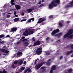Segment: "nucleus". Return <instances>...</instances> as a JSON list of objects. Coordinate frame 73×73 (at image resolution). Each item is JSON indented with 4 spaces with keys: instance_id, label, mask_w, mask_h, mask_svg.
Returning a JSON list of instances; mask_svg holds the SVG:
<instances>
[{
    "instance_id": "nucleus-1",
    "label": "nucleus",
    "mask_w": 73,
    "mask_h": 73,
    "mask_svg": "<svg viewBox=\"0 0 73 73\" xmlns=\"http://www.w3.org/2000/svg\"><path fill=\"white\" fill-rule=\"evenodd\" d=\"M73 29H70L66 33L65 35L64 36V38H70V40H72L73 39ZM72 34V35H71Z\"/></svg>"
},
{
    "instance_id": "nucleus-2",
    "label": "nucleus",
    "mask_w": 73,
    "mask_h": 73,
    "mask_svg": "<svg viewBox=\"0 0 73 73\" xmlns=\"http://www.w3.org/2000/svg\"><path fill=\"white\" fill-rule=\"evenodd\" d=\"M45 62H40L38 65H36L35 66V68L36 69H38L40 68L42 66V65L45 64Z\"/></svg>"
},
{
    "instance_id": "nucleus-3",
    "label": "nucleus",
    "mask_w": 73,
    "mask_h": 73,
    "mask_svg": "<svg viewBox=\"0 0 73 73\" xmlns=\"http://www.w3.org/2000/svg\"><path fill=\"white\" fill-rule=\"evenodd\" d=\"M28 41V39H25L22 40V42L23 43V45L25 46H27L29 45V42Z\"/></svg>"
},
{
    "instance_id": "nucleus-4",
    "label": "nucleus",
    "mask_w": 73,
    "mask_h": 73,
    "mask_svg": "<svg viewBox=\"0 0 73 73\" xmlns=\"http://www.w3.org/2000/svg\"><path fill=\"white\" fill-rule=\"evenodd\" d=\"M42 48L40 47L38 48L36 51V53L38 55H40L42 52Z\"/></svg>"
},
{
    "instance_id": "nucleus-5",
    "label": "nucleus",
    "mask_w": 73,
    "mask_h": 73,
    "mask_svg": "<svg viewBox=\"0 0 73 73\" xmlns=\"http://www.w3.org/2000/svg\"><path fill=\"white\" fill-rule=\"evenodd\" d=\"M57 4H54V3L52 1L51 4H50L49 6V9H52L53 8V7H57Z\"/></svg>"
},
{
    "instance_id": "nucleus-6",
    "label": "nucleus",
    "mask_w": 73,
    "mask_h": 73,
    "mask_svg": "<svg viewBox=\"0 0 73 73\" xmlns=\"http://www.w3.org/2000/svg\"><path fill=\"white\" fill-rule=\"evenodd\" d=\"M69 4L70 5H68L65 6V8H68L69 7H73V0H72L71 2L69 3Z\"/></svg>"
},
{
    "instance_id": "nucleus-7",
    "label": "nucleus",
    "mask_w": 73,
    "mask_h": 73,
    "mask_svg": "<svg viewBox=\"0 0 73 73\" xmlns=\"http://www.w3.org/2000/svg\"><path fill=\"white\" fill-rule=\"evenodd\" d=\"M58 32H60V30L58 29H57L52 31V32L51 33V35L52 36L55 35L57 33H58Z\"/></svg>"
},
{
    "instance_id": "nucleus-8",
    "label": "nucleus",
    "mask_w": 73,
    "mask_h": 73,
    "mask_svg": "<svg viewBox=\"0 0 73 73\" xmlns=\"http://www.w3.org/2000/svg\"><path fill=\"white\" fill-rule=\"evenodd\" d=\"M41 44L40 41L38 40L33 43V46H36V45H40Z\"/></svg>"
},
{
    "instance_id": "nucleus-9",
    "label": "nucleus",
    "mask_w": 73,
    "mask_h": 73,
    "mask_svg": "<svg viewBox=\"0 0 73 73\" xmlns=\"http://www.w3.org/2000/svg\"><path fill=\"white\" fill-rule=\"evenodd\" d=\"M23 34L24 36H27L29 35V32L28 30H26L25 32H24Z\"/></svg>"
},
{
    "instance_id": "nucleus-10",
    "label": "nucleus",
    "mask_w": 73,
    "mask_h": 73,
    "mask_svg": "<svg viewBox=\"0 0 73 73\" xmlns=\"http://www.w3.org/2000/svg\"><path fill=\"white\" fill-rule=\"evenodd\" d=\"M52 2L54 4H60V0H54L52 1Z\"/></svg>"
},
{
    "instance_id": "nucleus-11",
    "label": "nucleus",
    "mask_w": 73,
    "mask_h": 73,
    "mask_svg": "<svg viewBox=\"0 0 73 73\" xmlns=\"http://www.w3.org/2000/svg\"><path fill=\"white\" fill-rule=\"evenodd\" d=\"M45 69V68L44 67V66L40 68V70L43 69L41 71L42 73H45V72L46 71V69Z\"/></svg>"
},
{
    "instance_id": "nucleus-12",
    "label": "nucleus",
    "mask_w": 73,
    "mask_h": 73,
    "mask_svg": "<svg viewBox=\"0 0 73 73\" xmlns=\"http://www.w3.org/2000/svg\"><path fill=\"white\" fill-rule=\"evenodd\" d=\"M17 28L15 27L12 28L11 29L10 31L11 32H16L17 30Z\"/></svg>"
},
{
    "instance_id": "nucleus-13",
    "label": "nucleus",
    "mask_w": 73,
    "mask_h": 73,
    "mask_svg": "<svg viewBox=\"0 0 73 73\" xmlns=\"http://www.w3.org/2000/svg\"><path fill=\"white\" fill-rule=\"evenodd\" d=\"M56 68L57 67L56 66V65H53L52 66L51 69L53 70H55L56 69Z\"/></svg>"
},
{
    "instance_id": "nucleus-14",
    "label": "nucleus",
    "mask_w": 73,
    "mask_h": 73,
    "mask_svg": "<svg viewBox=\"0 0 73 73\" xmlns=\"http://www.w3.org/2000/svg\"><path fill=\"white\" fill-rule=\"evenodd\" d=\"M15 7L16 8V9H17V10H18V9H20V8H21V7H20V5H15Z\"/></svg>"
},
{
    "instance_id": "nucleus-15",
    "label": "nucleus",
    "mask_w": 73,
    "mask_h": 73,
    "mask_svg": "<svg viewBox=\"0 0 73 73\" xmlns=\"http://www.w3.org/2000/svg\"><path fill=\"white\" fill-rule=\"evenodd\" d=\"M1 39L0 38V44H5V42H6L3 41H1Z\"/></svg>"
},
{
    "instance_id": "nucleus-16",
    "label": "nucleus",
    "mask_w": 73,
    "mask_h": 73,
    "mask_svg": "<svg viewBox=\"0 0 73 73\" xmlns=\"http://www.w3.org/2000/svg\"><path fill=\"white\" fill-rule=\"evenodd\" d=\"M23 63V61L22 60H21L18 62V64L19 65H22Z\"/></svg>"
},
{
    "instance_id": "nucleus-17",
    "label": "nucleus",
    "mask_w": 73,
    "mask_h": 73,
    "mask_svg": "<svg viewBox=\"0 0 73 73\" xmlns=\"http://www.w3.org/2000/svg\"><path fill=\"white\" fill-rule=\"evenodd\" d=\"M27 11H28V13H29V12H32V9H27Z\"/></svg>"
},
{
    "instance_id": "nucleus-18",
    "label": "nucleus",
    "mask_w": 73,
    "mask_h": 73,
    "mask_svg": "<svg viewBox=\"0 0 73 73\" xmlns=\"http://www.w3.org/2000/svg\"><path fill=\"white\" fill-rule=\"evenodd\" d=\"M44 19H43L41 21H39L37 22V23L38 24L39 23H42V21H44Z\"/></svg>"
},
{
    "instance_id": "nucleus-19",
    "label": "nucleus",
    "mask_w": 73,
    "mask_h": 73,
    "mask_svg": "<svg viewBox=\"0 0 73 73\" xmlns=\"http://www.w3.org/2000/svg\"><path fill=\"white\" fill-rule=\"evenodd\" d=\"M19 19H19V18H16L14 19V21H16V22L18 21L19 20Z\"/></svg>"
},
{
    "instance_id": "nucleus-20",
    "label": "nucleus",
    "mask_w": 73,
    "mask_h": 73,
    "mask_svg": "<svg viewBox=\"0 0 73 73\" xmlns=\"http://www.w3.org/2000/svg\"><path fill=\"white\" fill-rule=\"evenodd\" d=\"M25 67H22L20 68L21 71H23V70H24L25 69Z\"/></svg>"
},
{
    "instance_id": "nucleus-21",
    "label": "nucleus",
    "mask_w": 73,
    "mask_h": 73,
    "mask_svg": "<svg viewBox=\"0 0 73 73\" xmlns=\"http://www.w3.org/2000/svg\"><path fill=\"white\" fill-rule=\"evenodd\" d=\"M59 25L60 27H62L63 26V25L62 23L60 22L59 23Z\"/></svg>"
},
{
    "instance_id": "nucleus-22",
    "label": "nucleus",
    "mask_w": 73,
    "mask_h": 73,
    "mask_svg": "<svg viewBox=\"0 0 73 73\" xmlns=\"http://www.w3.org/2000/svg\"><path fill=\"white\" fill-rule=\"evenodd\" d=\"M27 72L28 71V72H29V73H30V72H31V70L29 68H27Z\"/></svg>"
},
{
    "instance_id": "nucleus-23",
    "label": "nucleus",
    "mask_w": 73,
    "mask_h": 73,
    "mask_svg": "<svg viewBox=\"0 0 73 73\" xmlns=\"http://www.w3.org/2000/svg\"><path fill=\"white\" fill-rule=\"evenodd\" d=\"M30 33H29V35H32V34H33V33H34L33 31H31V30H30Z\"/></svg>"
},
{
    "instance_id": "nucleus-24",
    "label": "nucleus",
    "mask_w": 73,
    "mask_h": 73,
    "mask_svg": "<svg viewBox=\"0 0 73 73\" xmlns=\"http://www.w3.org/2000/svg\"><path fill=\"white\" fill-rule=\"evenodd\" d=\"M17 56H19V55H20L21 54H22V52H18L17 53Z\"/></svg>"
},
{
    "instance_id": "nucleus-25",
    "label": "nucleus",
    "mask_w": 73,
    "mask_h": 73,
    "mask_svg": "<svg viewBox=\"0 0 73 73\" xmlns=\"http://www.w3.org/2000/svg\"><path fill=\"white\" fill-rule=\"evenodd\" d=\"M55 36H56V37L58 36V38H60V35H58V34H57L55 35Z\"/></svg>"
},
{
    "instance_id": "nucleus-26",
    "label": "nucleus",
    "mask_w": 73,
    "mask_h": 73,
    "mask_svg": "<svg viewBox=\"0 0 73 73\" xmlns=\"http://www.w3.org/2000/svg\"><path fill=\"white\" fill-rule=\"evenodd\" d=\"M5 35L4 34H2L0 35V38H3V37H4Z\"/></svg>"
},
{
    "instance_id": "nucleus-27",
    "label": "nucleus",
    "mask_w": 73,
    "mask_h": 73,
    "mask_svg": "<svg viewBox=\"0 0 73 73\" xmlns=\"http://www.w3.org/2000/svg\"><path fill=\"white\" fill-rule=\"evenodd\" d=\"M68 73H71L72 71V69H69L68 70Z\"/></svg>"
},
{
    "instance_id": "nucleus-28",
    "label": "nucleus",
    "mask_w": 73,
    "mask_h": 73,
    "mask_svg": "<svg viewBox=\"0 0 73 73\" xmlns=\"http://www.w3.org/2000/svg\"><path fill=\"white\" fill-rule=\"evenodd\" d=\"M33 62L35 64H36V63L38 62V61L37 60H35L33 61Z\"/></svg>"
},
{
    "instance_id": "nucleus-29",
    "label": "nucleus",
    "mask_w": 73,
    "mask_h": 73,
    "mask_svg": "<svg viewBox=\"0 0 73 73\" xmlns=\"http://www.w3.org/2000/svg\"><path fill=\"white\" fill-rule=\"evenodd\" d=\"M1 52L2 53H3L4 52V53H5V49H2L1 50Z\"/></svg>"
},
{
    "instance_id": "nucleus-30",
    "label": "nucleus",
    "mask_w": 73,
    "mask_h": 73,
    "mask_svg": "<svg viewBox=\"0 0 73 73\" xmlns=\"http://www.w3.org/2000/svg\"><path fill=\"white\" fill-rule=\"evenodd\" d=\"M46 65H48V66H49V65H50V62H48L46 64Z\"/></svg>"
},
{
    "instance_id": "nucleus-31",
    "label": "nucleus",
    "mask_w": 73,
    "mask_h": 73,
    "mask_svg": "<svg viewBox=\"0 0 73 73\" xmlns=\"http://www.w3.org/2000/svg\"><path fill=\"white\" fill-rule=\"evenodd\" d=\"M15 1V0H11V4H13V3H14V1Z\"/></svg>"
},
{
    "instance_id": "nucleus-32",
    "label": "nucleus",
    "mask_w": 73,
    "mask_h": 73,
    "mask_svg": "<svg viewBox=\"0 0 73 73\" xmlns=\"http://www.w3.org/2000/svg\"><path fill=\"white\" fill-rule=\"evenodd\" d=\"M31 19H29L28 21H27V23H31Z\"/></svg>"
},
{
    "instance_id": "nucleus-33",
    "label": "nucleus",
    "mask_w": 73,
    "mask_h": 73,
    "mask_svg": "<svg viewBox=\"0 0 73 73\" xmlns=\"http://www.w3.org/2000/svg\"><path fill=\"white\" fill-rule=\"evenodd\" d=\"M70 48L72 49H73V44H72L70 45Z\"/></svg>"
},
{
    "instance_id": "nucleus-34",
    "label": "nucleus",
    "mask_w": 73,
    "mask_h": 73,
    "mask_svg": "<svg viewBox=\"0 0 73 73\" xmlns=\"http://www.w3.org/2000/svg\"><path fill=\"white\" fill-rule=\"evenodd\" d=\"M3 73H7V71H5V70H3Z\"/></svg>"
},
{
    "instance_id": "nucleus-35",
    "label": "nucleus",
    "mask_w": 73,
    "mask_h": 73,
    "mask_svg": "<svg viewBox=\"0 0 73 73\" xmlns=\"http://www.w3.org/2000/svg\"><path fill=\"white\" fill-rule=\"evenodd\" d=\"M53 15H50V16L49 17V19H52L53 18Z\"/></svg>"
},
{
    "instance_id": "nucleus-36",
    "label": "nucleus",
    "mask_w": 73,
    "mask_h": 73,
    "mask_svg": "<svg viewBox=\"0 0 73 73\" xmlns=\"http://www.w3.org/2000/svg\"><path fill=\"white\" fill-rule=\"evenodd\" d=\"M69 54H70V52H68L66 53V55H67V56H68V55H69Z\"/></svg>"
},
{
    "instance_id": "nucleus-37",
    "label": "nucleus",
    "mask_w": 73,
    "mask_h": 73,
    "mask_svg": "<svg viewBox=\"0 0 73 73\" xmlns=\"http://www.w3.org/2000/svg\"><path fill=\"white\" fill-rule=\"evenodd\" d=\"M5 53H9V51L5 50Z\"/></svg>"
},
{
    "instance_id": "nucleus-38",
    "label": "nucleus",
    "mask_w": 73,
    "mask_h": 73,
    "mask_svg": "<svg viewBox=\"0 0 73 73\" xmlns=\"http://www.w3.org/2000/svg\"><path fill=\"white\" fill-rule=\"evenodd\" d=\"M53 70H53L51 68V70H50V73H53Z\"/></svg>"
},
{
    "instance_id": "nucleus-39",
    "label": "nucleus",
    "mask_w": 73,
    "mask_h": 73,
    "mask_svg": "<svg viewBox=\"0 0 73 73\" xmlns=\"http://www.w3.org/2000/svg\"><path fill=\"white\" fill-rule=\"evenodd\" d=\"M45 5L44 4H41L40 5V7H42V6H44V5Z\"/></svg>"
},
{
    "instance_id": "nucleus-40",
    "label": "nucleus",
    "mask_w": 73,
    "mask_h": 73,
    "mask_svg": "<svg viewBox=\"0 0 73 73\" xmlns=\"http://www.w3.org/2000/svg\"><path fill=\"white\" fill-rule=\"evenodd\" d=\"M31 20H32L33 21H34V20H35V18H33L31 19Z\"/></svg>"
},
{
    "instance_id": "nucleus-41",
    "label": "nucleus",
    "mask_w": 73,
    "mask_h": 73,
    "mask_svg": "<svg viewBox=\"0 0 73 73\" xmlns=\"http://www.w3.org/2000/svg\"><path fill=\"white\" fill-rule=\"evenodd\" d=\"M50 54V53L49 52H46V55H49Z\"/></svg>"
},
{
    "instance_id": "nucleus-42",
    "label": "nucleus",
    "mask_w": 73,
    "mask_h": 73,
    "mask_svg": "<svg viewBox=\"0 0 73 73\" xmlns=\"http://www.w3.org/2000/svg\"><path fill=\"white\" fill-rule=\"evenodd\" d=\"M11 67L12 68H15V66H14V64H13L12 66H11Z\"/></svg>"
},
{
    "instance_id": "nucleus-43",
    "label": "nucleus",
    "mask_w": 73,
    "mask_h": 73,
    "mask_svg": "<svg viewBox=\"0 0 73 73\" xmlns=\"http://www.w3.org/2000/svg\"><path fill=\"white\" fill-rule=\"evenodd\" d=\"M17 61H15L14 62V64H17Z\"/></svg>"
},
{
    "instance_id": "nucleus-44",
    "label": "nucleus",
    "mask_w": 73,
    "mask_h": 73,
    "mask_svg": "<svg viewBox=\"0 0 73 73\" xmlns=\"http://www.w3.org/2000/svg\"><path fill=\"white\" fill-rule=\"evenodd\" d=\"M33 41H35V38L33 37L32 38Z\"/></svg>"
},
{
    "instance_id": "nucleus-45",
    "label": "nucleus",
    "mask_w": 73,
    "mask_h": 73,
    "mask_svg": "<svg viewBox=\"0 0 73 73\" xmlns=\"http://www.w3.org/2000/svg\"><path fill=\"white\" fill-rule=\"evenodd\" d=\"M27 72V69H26L24 71V72L23 73H26Z\"/></svg>"
},
{
    "instance_id": "nucleus-46",
    "label": "nucleus",
    "mask_w": 73,
    "mask_h": 73,
    "mask_svg": "<svg viewBox=\"0 0 73 73\" xmlns=\"http://www.w3.org/2000/svg\"><path fill=\"white\" fill-rule=\"evenodd\" d=\"M58 34L60 36H62V33H60Z\"/></svg>"
},
{
    "instance_id": "nucleus-47",
    "label": "nucleus",
    "mask_w": 73,
    "mask_h": 73,
    "mask_svg": "<svg viewBox=\"0 0 73 73\" xmlns=\"http://www.w3.org/2000/svg\"><path fill=\"white\" fill-rule=\"evenodd\" d=\"M70 53H72L73 52V50H71L70 51Z\"/></svg>"
},
{
    "instance_id": "nucleus-48",
    "label": "nucleus",
    "mask_w": 73,
    "mask_h": 73,
    "mask_svg": "<svg viewBox=\"0 0 73 73\" xmlns=\"http://www.w3.org/2000/svg\"><path fill=\"white\" fill-rule=\"evenodd\" d=\"M42 18H40L38 19V21H41V20H42Z\"/></svg>"
},
{
    "instance_id": "nucleus-49",
    "label": "nucleus",
    "mask_w": 73,
    "mask_h": 73,
    "mask_svg": "<svg viewBox=\"0 0 73 73\" xmlns=\"http://www.w3.org/2000/svg\"><path fill=\"white\" fill-rule=\"evenodd\" d=\"M41 4V1H40L38 3V4Z\"/></svg>"
},
{
    "instance_id": "nucleus-50",
    "label": "nucleus",
    "mask_w": 73,
    "mask_h": 73,
    "mask_svg": "<svg viewBox=\"0 0 73 73\" xmlns=\"http://www.w3.org/2000/svg\"><path fill=\"white\" fill-rule=\"evenodd\" d=\"M67 24H69V23H70V21H67Z\"/></svg>"
},
{
    "instance_id": "nucleus-51",
    "label": "nucleus",
    "mask_w": 73,
    "mask_h": 73,
    "mask_svg": "<svg viewBox=\"0 0 73 73\" xmlns=\"http://www.w3.org/2000/svg\"><path fill=\"white\" fill-rule=\"evenodd\" d=\"M10 37V36L9 35H7L6 36V38H7L8 37Z\"/></svg>"
},
{
    "instance_id": "nucleus-52",
    "label": "nucleus",
    "mask_w": 73,
    "mask_h": 73,
    "mask_svg": "<svg viewBox=\"0 0 73 73\" xmlns=\"http://www.w3.org/2000/svg\"><path fill=\"white\" fill-rule=\"evenodd\" d=\"M31 46H33V45H29V48H31Z\"/></svg>"
},
{
    "instance_id": "nucleus-53",
    "label": "nucleus",
    "mask_w": 73,
    "mask_h": 73,
    "mask_svg": "<svg viewBox=\"0 0 73 73\" xmlns=\"http://www.w3.org/2000/svg\"><path fill=\"white\" fill-rule=\"evenodd\" d=\"M7 18H9V17H10V15H8L7 16Z\"/></svg>"
},
{
    "instance_id": "nucleus-54",
    "label": "nucleus",
    "mask_w": 73,
    "mask_h": 73,
    "mask_svg": "<svg viewBox=\"0 0 73 73\" xmlns=\"http://www.w3.org/2000/svg\"><path fill=\"white\" fill-rule=\"evenodd\" d=\"M21 42H20V41H19L18 42H17V44H20V43Z\"/></svg>"
},
{
    "instance_id": "nucleus-55",
    "label": "nucleus",
    "mask_w": 73,
    "mask_h": 73,
    "mask_svg": "<svg viewBox=\"0 0 73 73\" xmlns=\"http://www.w3.org/2000/svg\"><path fill=\"white\" fill-rule=\"evenodd\" d=\"M62 58H63V56H61L60 57V60H61V59H62Z\"/></svg>"
},
{
    "instance_id": "nucleus-56",
    "label": "nucleus",
    "mask_w": 73,
    "mask_h": 73,
    "mask_svg": "<svg viewBox=\"0 0 73 73\" xmlns=\"http://www.w3.org/2000/svg\"><path fill=\"white\" fill-rule=\"evenodd\" d=\"M14 15H16V11H14Z\"/></svg>"
},
{
    "instance_id": "nucleus-57",
    "label": "nucleus",
    "mask_w": 73,
    "mask_h": 73,
    "mask_svg": "<svg viewBox=\"0 0 73 73\" xmlns=\"http://www.w3.org/2000/svg\"><path fill=\"white\" fill-rule=\"evenodd\" d=\"M67 48H70V45H68V46H67Z\"/></svg>"
},
{
    "instance_id": "nucleus-58",
    "label": "nucleus",
    "mask_w": 73,
    "mask_h": 73,
    "mask_svg": "<svg viewBox=\"0 0 73 73\" xmlns=\"http://www.w3.org/2000/svg\"><path fill=\"white\" fill-rule=\"evenodd\" d=\"M21 15H23V16H24V13L23 12H22Z\"/></svg>"
},
{
    "instance_id": "nucleus-59",
    "label": "nucleus",
    "mask_w": 73,
    "mask_h": 73,
    "mask_svg": "<svg viewBox=\"0 0 73 73\" xmlns=\"http://www.w3.org/2000/svg\"><path fill=\"white\" fill-rule=\"evenodd\" d=\"M49 37H48L46 38V40H49Z\"/></svg>"
},
{
    "instance_id": "nucleus-60",
    "label": "nucleus",
    "mask_w": 73,
    "mask_h": 73,
    "mask_svg": "<svg viewBox=\"0 0 73 73\" xmlns=\"http://www.w3.org/2000/svg\"><path fill=\"white\" fill-rule=\"evenodd\" d=\"M21 38L22 39H24L25 38L24 36H22Z\"/></svg>"
},
{
    "instance_id": "nucleus-61",
    "label": "nucleus",
    "mask_w": 73,
    "mask_h": 73,
    "mask_svg": "<svg viewBox=\"0 0 73 73\" xmlns=\"http://www.w3.org/2000/svg\"><path fill=\"white\" fill-rule=\"evenodd\" d=\"M53 30V28H51L50 29V31H52Z\"/></svg>"
},
{
    "instance_id": "nucleus-62",
    "label": "nucleus",
    "mask_w": 73,
    "mask_h": 73,
    "mask_svg": "<svg viewBox=\"0 0 73 73\" xmlns=\"http://www.w3.org/2000/svg\"><path fill=\"white\" fill-rule=\"evenodd\" d=\"M26 63H27V62H26V61H24L23 62V64H26Z\"/></svg>"
},
{
    "instance_id": "nucleus-63",
    "label": "nucleus",
    "mask_w": 73,
    "mask_h": 73,
    "mask_svg": "<svg viewBox=\"0 0 73 73\" xmlns=\"http://www.w3.org/2000/svg\"><path fill=\"white\" fill-rule=\"evenodd\" d=\"M5 7H6V6L5 5H4L3 6V8H5Z\"/></svg>"
},
{
    "instance_id": "nucleus-64",
    "label": "nucleus",
    "mask_w": 73,
    "mask_h": 73,
    "mask_svg": "<svg viewBox=\"0 0 73 73\" xmlns=\"http://www.w3.org/2000/svg\"><path fill=\"white\" fill-rule=\"evenodd\" d=\"M0 73H3V72H2V71L1 70L0 71Z\"/></svg>"
}]
</instances>
